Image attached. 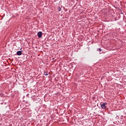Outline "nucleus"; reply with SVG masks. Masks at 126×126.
I'll list each match as a JSON object with an SVG mask.
<instances>
[{"instance_id":"1","label":"nucleus","mask_w":126,"mask_h":126,"mask_svg":"<svg viewBox=\"0 0 126 126\" xmlns=\"http://www.w3.org/2000/svg\"><path fill=\"white\" fill-rule=\"evenodd\" d=\"M100 106L102 109H106V104H105V103H103L102 104H101Z\"/></svg>"},{"instance_id":"2","label":"nucleus","mask_w":126,"mask_h":126,"mask_svg":"<svg viewBox=\"0 0 126 126\" xmlns=\"http://www.w3.org/2000/svg\"><path fill=\"white\" fill-rule=\"evenodd\" d=\"M42 32H39L37 33V36L38 38H41L42 37Z\"/></svg>"},{"instance_id":"3","label":"nucleus","mask_w":126,"mask_h":126,"mask_svg":"<svg viewBox=\"0 0 126 126\" xmlns=\"http://www.w3.org/2000/svg\"><path fill=\"white\" fill-rule=\"evenodd\" d=\"M17 55L18 56H21L22 55V52L21 51H19L17 52Z\"/></svg>"},{"instance_id":"4","label":"nucleus","mask_w":126,"mask_h":126,"mask_svg":"<svg viewBox=\"0 0 126 126\" xmlns=\"http://www.w3.org/2000/svg\"><path fill=\"white\" fill-rule=\"evenodd\" d=\"M44 74L45 75H49V74L47 73V72H44Z\"/></svg>"},{"instance_id":"5","label":"nucleus","mask_w":126,"mask_h":126,"mask_svg":"<svg viewBox=\"0 0 126 126\" xmlns=\"http://www.w3.org/2000/svg\"><path fill=\"white\" fill-rule=\"evenodd\" d=\"M98 51H99V52H101V51H102V50L101 49V48H99V49H98Z\"/></svg>"},{"instance_id":"6","label":"nucleus","mask_w":126,"mask_h":126,"mask_svg":"<svg viewBox=\"0 0 126 126\" xmlns=\"http://www.w3.org/2000/svg\"><path fill=\"white\" fill-rule=\"evenodd\" d=\"M58 9H59V11H61V7H59V8H58Z\"/></svg>"}]
</instances>
